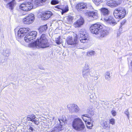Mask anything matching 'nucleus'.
I'll use <instances>...</instances> for the list:
<instances>
[{"label": "nucleus", "mask_w": 132, "mask_h": 132, "mask_svg": "<svg viewBox=\"0 0 132 132\" xmlns=\"http://www.w3.org/2000/svg\"><path fill=\"white\" fill-rule=\"evenodd\" d=\"M50 45L47 35L42 34L37 40L29 45V47L37 48H44L48 47Z\"/></svg>", "instance_id": "nucleus-1"}, {"label": "nucleus", "mask_w": 132, "mask_h": 132, "mask_svg": "<svg viewBox=\"0 0 132 132\" xmlns=\"http://www.w3.org/2000/svg\"><path fill=\"white\" fill-rule=\"evenodd\" d=\"M73 128L78 131H80L83 129L84 125L81 119L79 118L75 119L72 123Z\"/></svg>", "instance_id": "nucleus-2"}, {"label": "nucleus", "mask_w": 132, "mask_h": 132, "mask_svg": "<svg viewBox=\"0 0 132 132\" xmlns=\"http://www.w3.org/2000/svg\"><path fill=\"white\" fill-rule=\"evenodd\" d=\"M126 10L124 8L120 7L116 9L114 11L113 14L116 18L122 19L125 17L126 14Z\"/></svg>", "instance_id": "nucleus-3"}, {"label": "nucleus", "mask_w": 132, "mask_h": 132, "mask_svg": "<svg viewBox=\"0 0 132 132\" xmlns=\"http://www.w3.org/2000/svg\"><path fill=\"white\" fill-rule=\"evenodd\" d=\"M102 28V26L100 24H95L92 25L90 30L92 34L98 35Z\"/></svg>", "instance_id": "nucleus-4"}, {"label": "nucleus", "mask_w": 132, "mask_h": 132, "mask_svg": "<svg viewBox=\"0 0 132 132\" xmlns=\"http://www.w3.org/2000/svg\"><path fill=\"white\" fill-rule=\"evenodd\" d=\"M37 35L36 31H32L27 34L24 38V40L27 42H31L32 40L35 39Z\"/></svg>", "instance_id": "nucleus-5"}, {"label": "nucleus", "mask_w": 132, "mask_h": 132, "mask_svg": "<svg viewBox=\"0 0 132 132\" xmlns=\"http://www.w3.org/2000/svg\"><path fill=\"white\" fill-rule=\"evenodd\" d=\"M67 42L68 44L71 45L73 47H78V41L76 38L69 36L67 39Z\"/></svg>", "instance_id": "nucleus-6"}, {"label": "nucleus", "mask_w": 132, "mask_h": 132, "mask_svg": "<svg viewBox=\"0 0 132 132\" xmlns=\"http://www.w3.org/2000/svg\"><path fill=\"white\" fill-rule=\"evenodd\" d=\"M33 7V5L32 3L28 1L24 3L21 4L20 6V9L26 11H30Z\"/></svg>", "instance_id": "nucleus-7"}, {"label": "nucleus", "mask_w": 132, "mask_h": 132, "mask_svg": "<svg viewBox=\"0 0 132 132\" xmlns=\"http://www.w3.org/2000/svg\"><path fill=\"white\" fill-rule=\"evenodd\" d=\"M67 107L71 113H77L80 110L79 107L76 104H69L67 105Z\"/></svg>", "instance_id": "nucleus-8"}, {"label": "nucleus", "mask_w": 132, "mask_h": 132, "mask_svg": "<svg viewBox=\"0 0 132 132\" xmlns=\"http://www.w3.org/2000/svg\"><path fill=\"white\" fill-rule=\"evenodd\" d=\"M78 36L80 37V40L81 43H84L86 42L88 39V35L85 31H79Z\"/></svg>", "instance_id": "nucleus-9"}, {"label": "nucleus", "mask_w": 132, "mask_h": 132, "mask_svg": "<svg viewBox=\"0 0 132 132\" xmlns=\"http://www.w3.org/2000/svg\"><path fill=\"white\" fill-rule=\"evenodd\" d=\"M34 19V15L33 14H31L24 18L23 21L24 24H29L33 22Z\"/></svg>", "instance_id": "nucleus-10"}, {"label": "nucleus", "mask_w": 132, "mask_h": 132, "mask_svg": "<svg viewBox=\"0 0 132 132\" xmlns=\"http://www.w3.org/2000/svg\"><path fill=\"white\" fill-rule=\"evenodd\" d=\"M90 19L92 20L97 19L98 17V14L96 11H90L86 13Z\"/></svg>", "instance_id": "nucleus-11"}, {"label": "nucleus", "mask_w": 132, "mask_h": 132, "mask_svg": "<svg viewBox=\"0 0 132 132\" xmlns=\"http://www.w3.org/2000/svg\"><path fill=\"white\" fill-rule=\"evenodd\" d=\"M30 31V29L28 28H20L18 32V37L21 38L25 35L26 34Z\"/></svg>", "instance_id": "nucleus-12"}, {"label": "nucleus", "mask_w": 132, "mask_h": 132, "mask_svg": "<svg viewBox=\"0 0 132 132\" xmlns=\"http://www.w3.org/2000/svg\"><path fill=\"white\" fill-rule=\"evenodd\" d=\"M106 3L107 5L110 7L116 6L120 4V2H118L114 0H106Z\"/></svg>", "instance_id": "nucleus-13"}, {"label": "nucleus", "mask_w": 132, "mask_h": 132, "mask_svg": "<svg viewBox=\"0 0 132 132\" xmlns=\"http://www.w3.org/2000/svg\"><path fill=\"white\" fill-rule=\"evenodd\" d=\"M36 117L34 114L29 115L27 118L26 120L28 121H31L34 122L35 124L38 125L39 124L38 120L36 119Z\"/></svg>", "instance_id": "nucleus-14"}, {"label": "nucleus", "mask_w": 132, "mask_h": 132, "mask_svg": "<svg viewBox=\"0 0 132 132\" xmlns=\"http://www.w3.org/2000/svg\"><path fill=\"white\" fill-rule=\"evenodd\" d=\"M104 20L109 24L114 25L117 23L114 19L111 16H110L108 18L106 17L104 18Z\"/></svg>", "instance_id": "nucleus-15"}, {"label": "nucleus", "mask_w": 132, "mask_h": 132, "mask_svg": "<svg viewBox=\"0 0 132 132\" xmlns=\"http://www.w3.org/2000/svg\"><path fill=\"white\" fill-rule=\"evenodd\" d=\"M84 22V19L81 17L77 20L75 22L74 24V26L76 28H78L80 27L83 24Z\"/></svg>", "instance_id": "nucleus-16"}, {"label": "nucleus", "mask_w": 132, "mask_h": 132, "mask_svg": "<svg viewBox=\"0 0 132 132\" xmlns=\"http://www.w3.org/2000/svg\"><path fill=\"white\" fill-rule=\"evenodd\" d=\"M87 8V4L86 3H81L78 4L76 5V8L78 11H81L82 9Z\"/></svg>", "instance_id": "nucleus-17"}, {"label": "nucleus", "mask_w": 132, "mask_h": 132, "mask_svg": "<svg viewBox=\"0 0 132 132\" xmlns=\"http://www.w3.org/2000/svg\"><path fill=\"white\" fill-rule=\"evenodd\" d=\"M74 19V17L73 16L69 15L65 17V20L67 23L71 24L73 22Z\"/></svg>", "instance_id": "nucleus-18"}, {"label": "nucleus", "mask_w": 132, "mask_h": 132, "mask_svg": "<svg viewBox=\"0 0 132 132\" xmlns=\"http://www.w3.org/2000/svg\"><path fill=\"white\" fill-rule=\"evenodd\" d=\"M109 31L108 29H103V28L101 30V31L100 32L98 35L100 37H104L106 36L109 34Z\"/></svg>", "instance_id": "nucleus-19"}, {"label": "nucleus", "mask_w": 132, "mask_h": 132, "mask_svg": "<svg viewBox=\"0 0 132 132\" xmlns=\"http://www.w3.org/2000/svg\"><path fill=\"white\" fill-rule=\"evenodd\" d=\"M87 97L91 102H93L95 99V94L92 92H89L87 94Z\"/></svg>", "instance_id": "nucleus-20"}, {"label": "nucleus", "mask_w": 132, "mask_h": 132, "mask_svg": "<svg viewBox=\"0 0 132 132\" xmlns=\"http://www.w3.org/2000/svg\"><path fill=\"white\" fill-rule=\"evenodd\" d=\"M54 8L59 9H61L62 10L61 14H63L64 13L67 12L69 10L68 7L67 6L63 8L62 6H56L54 7Z\"/></svg>", "instance_id": "nucleus-21"}, {"label": "nucleus", "mask_w": 132, "mask_h": 132, "mask_svg": "<svg viewBox=\"0 0 132 132\" xmlns=\"http://www.w3.org/2000/svg\"><path fill=\"white\" fill-rule=\"evenodd\" d=\"M101 14L105 16H108L110 12L108 9L102 8L101 9Z\"/></svg>", "instance_id": "nucleus-22"}, {"label": "nucleus", "mask_w": 132, "mask_h": 132, "mask_svg": "<svg viewBox=\"0 0 132 132\" xmlns=\"http://www.w3.org/2000/svg\"><path fill=\"white\" fill-rule=\"evenodd\" d=\"M4 1L6 2H9L11 1L8 4V5L9 6L10 9L12 10L13 7L15 5L14 0H4Z\"/></svg>", "instance_id": "nucleus-23"}, {"label": "nucleus", "mask_w": 132, "mask_h": 132, "mask_svg": "<svg viewBox=\"0 0 132 132\" xmlns=\"http://www.w3.org/2000/svg\"><path fill=\"white\" fill-rule=\"evenodd\" d=\"M52 14V13L51 12L48 11L43 13L42 16L44 18V20L47 19L50 17Z\"/></svg>", "instance_id": "nucleus-24"}, {"label": "nucleus", "mask_w": 132, "mask_h": 132, "mask_svg": "<svg viewBox=\"0 0 132 132\" xmlns=\"http://www.w3.org/2000/svg\"><path fill=\"white\" fill-rule=\"evenodd\" d=\"M47 28V25L41 26L38 29V30L40 33H42L43 32L45 31Z\"/></svg>", "instance_id": "nucleus-25"}, {"label": "nucleus", "mask_w": 132, "mask_h": 132, "mask_svg": "<svg viewBox=\"0 0 132 132\" xmlns=\"http://www.w3.org/2000/svg\"><path fill=\"white\" fill-rule=\"evenodd\" d=\"M46 0H35L34 4L38 6L42 5Z\"/></svg>", "instance_id": "nucleus-26"}, {"label": "nucleus", "mask_w": 132, "mask_h": 132, "mask_svg": "<svg viewBox=\"0 0 132 132\" xmlns=\"http://www.w3.org/2000/svg\"><path fill=\"white\" fill-rule=\"evenodd\" d=\"M46 0H35L34 4L38 6L42 5Z\"/></svg>", "instance_id": "nucleus-27"}, {"label": "nucleus", "mask_w": 132, "mask_h": 132, "mask_svg": "<svg viewBox=\"0 0 132 132\" xmlns=\"http://www.w3.org/2000/svg\"><path fill=\"white\" fill-rule=\"evenodd\" d=\"M90 73V71H87L83 70L82 76L84 78H87L89 75L91 77L92 76L91 75Z\"/></svg>", "instance_id": "nucleus-28"}, {"label": "nucleus", "mask_w": 132, "mask_h": 132, "mask_svg": "<svg viewBox=\"0 0 132 132\" xmlns=\"http://www.w3.org/2000/svg\"><path fill=\"white\" fill-rule=\"evenodd\" d=\"M105 77L106 80H109L111 77L110 73L109 72H106L105 75Z\"/></svg>", "instance_id": "nucleus-29"}, {"label": "nucleus", "mask_w": 132, "mask_h": 132, "mask_svg": "<svg viewBox=\"0 0 132 132\" xmlns=\"http://www.w3.org/2000/svg\"><path fill=\"white\" fill-rule=\"evenodd\" d=\"M95 52L93 51H89L87 52V55L89 57H91L94 55Z\"/></svg>", "instance_id": "nucleus-30"}, {"label": "nucleus", "mask_w": 132, "mask_h": 132, "mask_svg": "<svg viewBox=\"0 0 132 132\" xmlns=\"http://www.w3.org/2000/svg\"><path fill=\"white\" fill-rule=\"evenodd\" d=\"M10 54V52L9 50L6 49L5 50L4 52V55L6 56L9 57Z\"/></svg>", "instance_id": "nucleus-31"}, {"label": "nucleus", "mask_w": 132, "mask_h": 132, "mask_svg": "<svg viewBox=\"0 0 132 132\" xmlns=\"http://www.w3.org/2000/svg\"><path fill=\"white\" fill-rule=\"evenodd\" d=\"M87 121H86V123H87V127L89 129H91L93 126L92 123L91 122H87Z\"/></svg>", "instance_id": "nucleus-32"}, {"label": "nucleus", "mask_w": 132, "mask_h": 132, "mask_svg": "<svg viewBox=\"0 0 132 132\" xmlns=\"http://www.w3.org/2000/svg\"><path fill=\"white\" fill-rule=\"evenodd\" d=\"M104 129H108L109 128L110 126L107 122H105L103 123V126H102Z\"/></svg>", "instance_id": "nucleus-33"}, {"label": "nucleus", "mask_w": 132, "mask_h": 132, "mask_svg": "<svg viewBox=\"0 0 132 132\" xmlns=\"http://www.w3.org/2000/svg\"><path fill=\"white\" fill-rule=\"evenodd\" d=\"M89 65V64L88 63H86L84 68L83 70H85V71L89 70L90 67Z\"/></svg>", "instance_id": "nucleus-34"}, {"label": "nucleus", "mask_w": 132, "mask_h": 132, "mask_svg": "<svg viewBox=\"0 0 132 132\" xmlns=\"http://www.w3.org/2000/svg\"><path fill=\"white\" fill-rule=\"evenodd\" d=\"M62 125H61V124H60V127H56L55 128V130L56 131H61L62 129Z\"/></svg>", "instance_id": "nucleus-35"}, {"label": "nucleus", "mask_w": 132, "mask_h": 132, "mask_svg": "<svg viewBox=\"0 0 132 132\" xmlns=\"http://www.w3.org/2000/svg\"><path fill=\"white\" fill-rule=\"evenodd\" d=\"M55 42L57 44H60L62 43V41L60 39V37H59L56 39Z\"/></svg>", "instance_id": "nucleus-36"}, {"label": "nucleus", "mask_w": 132, "mask_h": 132, "mask_svg": "<svg viewBox=\"0 0 132 132\" xmlns=\"http://www.w3.org/2000/svg\"><path fill=\"white\" fill-rule=\"evenodd\" d=\"M59 2L57 0H52L51 2V4L52 5H55L58 4Z\"/></svg>", "instance_id": "nucleus-37"}, {"label": "nucleus", "mask_w": 132, "mask_h": 132, "mask_svg": "<svg viewBox=\"0 0 132 132\" xmlns=\"http://www.w3.org/2000/svg\"><path fill=\"white\" fill-rule=\"evenodd\" d=\"M95 4L97 5H98L102 2V0H94Z\"/></svg>", "instance_id": "nucleus-38"}, {"label": "nucleus", "mask_w": 132, "mask_h": 132, "mask_svg": "<svg viewBox=\"0 0 132 132\" xmlns=\"http://www.w3.org/2000/svg\"><path fill=\"white\" fill-rule=\"evenodd\" d=\"M125 23V21H124V20H123V21H122V22H121V26H120V28L119 29V30L120 31H121L122 29V25H123Z\"/></svg>", "instance_id": "nucleus-39"}, {"label": "nucleus", "mask_w": 132, "mask_h": 132, "mask_svg": "<svg viewBox=\"0 0 132 132\" xmlns=\"http://www.w3.org/2000/svg\"><path fill=\"white\" fill-rule=\"evenodd\" d=\"M110 123L112 125H114L115 123V120L113 118H112L110 120Z\"/></svg>", "instance_id": "nucleus-40"}, {"label": "nucleus", "mask_w": 132, "mask_h": 132, "mask_svg": "<svg viewBox=\"0 0 132 132\" xmlns=\"http://www.w3.org/2000/svg\"><path fill=\"white\" fill-rule=\"evenodd\" d=\"M125 113L127 115L128 118L129 117V115L128 110H126V111L125 112Z\"/></svg>", "instance_id": "nucleus-41"}, {"label": "nucleus", "mask_w": 132, "mask_h": 132, "mask_svg": "<svg viewBox=\"0 0 132 132\" xmlns=\"http://www.w3.org/2000/svg\"><path fill=\"white\" fill-rule=\"evenodd\" d=\"M58 120L60 122V123L61 124V122H64V119L63 118H61L60 119H59Z\"/></svg>", "instance_id": "nucleus-42"}, {"label": "nucleus", "mask_w": 132, "mask_h": 132, "mask_svg": "<svg viewBox=\"0 0 132 132\" xmlns=\"http://www.w3.org/2000/svg\"><path fill=\"white\" fill-rule=\"evenodd\" d=\"M111 113L113 116H115L116 115V112L115 111L113 110L111 111Z\"/></svg>", "instance_id": "nucleus-43"}, {"label": "nucleus", "mask_w": 132, "mask_h": 132, "mask_svg": "<svg viewBox=\"0 0 132 132\" xmlns=\"http://www.w3.org/2000/svg\"><path fill=\"white\" fill-rule=\"evenodd\" d=\"M29 130L30 132H33V131L34 130L33 128L31 126H30L29 128Z\"/></svg>", "instance_id": "nucleus-44"}, {"label": "nucleus", "mask_w": 132, "mask_h": 132, "mask_svg": "<svg viewBox=\"0 0 132 132\" xmlns=\"http://www.w3.org/2000/svg\"><path fill=\"white\" fill-rule=\"evenodd\" d=\"M91 77H93L94 78V80H97L98 78V76H92Z\"/></svg>", "instance_id": "nucleus-45"}, {"label": "nucleus", "mask_w": 132, "mask_h": 132, "mask_svg": "<svg viewBox=\"0 0 132 132\" xmlns=\"http://www.w3.org/2000/svg\"><path fill=\"white\" fill-rule=\"evenodd\" d=\"M5 118V117H4V115L2 114L1 115V118H0L1 119H2V120H4V119Z\"/></svg>", "instance_id": "nucleus-46"}, {"label": "nucleus", "mask_w": 132, "mask_h": 132, "mask_svg": "<svg viewBox=\"0 0 132 132\" xmlns=\"http://www.w3.org/2000/svg\"><path fill=\"white\" fill-rule=\"evenodd\" d=\"M120 31H119L117 33V36H119L120 34Z\"/></svg>", "instance_id": "nucleus-47"}, {"label": "nucleus", "mask_w": 132, "mask_h": 132, "mask_svg": "<svg viewBox=\"0 0 132 132\" xmlns=\"http://www.w3.org/2000/svg\"><path fill=\"white\" fill-rule=\"evenodd\" d=\"M39 68L40 69H42V70H44V67H42L40 66L39 67Z\"/></svg>", "instance_id": "nucleus-48"}, {"label": "nucleus", "mask_w": 132, "mask_h": 132, "mask_svg": "<svg viewBox=\"0 0 132 132\" xmlns=\"http://www.w3.org/2000/svg\"><path fill=\"white\" fill-rule=\"evenodd\" d=\"M84 117H86V116H85L84 115H83L82 117V118L83 119V120L85 121V120L84 119Z\"/></svg>", "instance_id": "nucleus-49"}, {"label": "nucleus", "mask_w": 132, "mask_h": 132, "mask_svg": "<svg viewBox=\"0 0 132 132\" xmlns=\"http://www.w3.org/2000/svg\"><path fill=\"white\" fill-rule=\"evenodd\" d=\"M30 1L29 2H31V3H32V2L33 0H29Z\"/></svg>", "instance_id": "nucleus-50"}, {"label": "nucleus", "mask_w": 132, "mask_h": 132, "mask_svg": "<svg viewBox=\"0 0 132 132\" xmlns=\"http://www.w3.org/2000/svg\"><path fill=\"white\" fill-rule=\"evenodd\" d=\"M90 114H91V115H92L94 114V113L93 112H92V113Z\"/></svg>", "instance_id": "nucleus-51"}, {"label": "nucleus", "mask_w": 132, "mask_h": 132, "mask_svg": "<svg viewBox=\"0 0 132 132\" xmlns=\"http://www.w3.org/2000/svg\"><path fill=\"white\" fill-rule=\"evenodd\" d=\"M100 101L101 102H105L104 101H103V100H100Z\"/></svg>", "instance_id": "nucleus-52"}, {"label": "nucleus", "mask_w": 132, "mask_h": 132, "mask_svg": "<svg viewBox=\"0 0 132 132\" xmlns=\"http://www.w3.org/2000/svg\"><path fill=\"white\" fill-rule=\"evenodd\" d=\"M119 2L121 3V0H119Z\"/></svg>", "instance_id": "nucleus-53"}, {"label": "nucleus", "mask_w": 132, "mask_h": 132, "mask_svg": "<svg viewBox=\"0 0 132 132\" xmlns=\"http://www.w3.org/2000/svg\"><path fill=\"white\" fill-rule=\"evenodd\" d=\"M92 90H93V88H92Z\"/></svg>", "instance_id": "nucleus-54"}]
</instances>
